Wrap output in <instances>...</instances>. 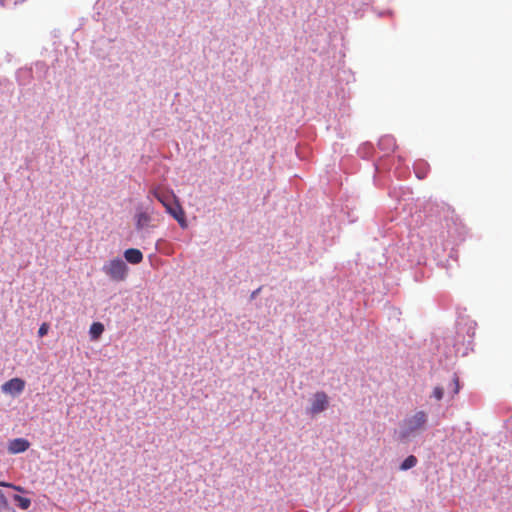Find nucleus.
Masks as SVG:
<instances>
[{"label": "nucleus", "instance_id": "f257e3e1", "mask_svg": "<svg viewBox=\"0 0 512 512\" xmlns=\"http://www.w3.org/2000/svg\"><path fill=\"white\" fill-rule=\"evenodd\" d=\"M428 414L425 411H416L413 415L406 417L401 425V437L408 438L426 429Z\"/></svg>", "mask_w": 512, "mask_h": 512}, {"label": "nucleus", "instance_id": "f03ea898", "mask_svg": "<svg viewBox=\"0 0 512 512\" xmlns=\"http://www.w3.org/2000/svg\"><path fill=\"white\" fill-rule=\"evenodd\" d=\"M102 271L104 274L114 282H123L127 279L129 268L124 260L117 257L107 261Z\"/></svg>", "mask_w": 512, "mask_h": 512}, {"label": "nucleus", "instance_id": "7ed1b4c3", "mask_svg": "<svg viewBox=\"0 0 512 512\" xmlns=\"http://www.w3.org/2000/svg\"><path fill=\"white\" fill-rule=\"evenodd\" d=\"M329 406V398L327 394L323 391H318L313 395V399L311 402V406L308 410L309 414L315 416L324 410H326Z\"/></svg>", "mask_w": 512, "mask_h": 512}, {"label": "nucleus", "instance_id": "20e7f679", "mask_svg": "<svg viewBox=\"0 0 512 512\" xmlns=\"http://www.w3.org/2000/svg\"><path fill=\"white\" fill-rule=\"evenodd\" d=\"M25 388V381L21 378H12L1 386V390L7 394H20Z\"/></svg>", "mask_w": 512, "mask_h": 512}, {"label": "nucleus", "instance_id": "39448f33", "mask_svg": "<svg viewBox=\"0 0 512 512\" xmlns=\"http://www.w3.org/2000/svg\"><path fill=\"white\" fill-rule=\"evenodd\" d=\"M166 211L179 223L182 228L187 227L185 212L176 200L166 209Z\"/></svg>", "mask_w": 512, "mask_h": 512}, {"label": "nucleus", "instance_id": "423d86ee", "mask_svg": "<svg viewBox=\"0 0 512 512\" xmlns=\"http://www.w3.org/2000/svg\"><path fill=\"white\" fill-rule=\"evenodd\" d=\"M30 446L28 440L24 438H16L9 442L8 451L12 454L25 452Z\"/></svg>", "mask_w": 512, "mask_h": 512}, {"label": "nucleus", "instance_id": "0eeeda50", "mask_svg": "<svg viewBox=\"0 0 512 512\" xmlns=\"http://www.w3.org/2000/svg\"><path fill=\"white\" fill-rule=\"evenodd\" d=\"M124 257L131 264H139L143 260V254L139 249L129 248L125 250Z\"/></svg>", "mask_w": 512, "mask_h": 512}, {"label": "nucleus", "instance_id": "6e6552de", "mask_svg": "<svg viewBox=\"0 0 512 512\" xmlns=\"http://www.w3.org/2000/svg\"><path fill=\"white\" fill-rule=\"evenodd\" d=\"M379 147L384 151H393L396 147L395 139L392 136H383L379 140Z\"/></svg>", "mask_w": 512, "mask_h": 512}, {"label": "nucleus", "instance_id": "1a4fd4ad", "mask_svg": "<svg viewBox=\"0 0 512 512\" xmlns=\"http://www.w3.org/2000/svg\"><path fill=\"white\" fill-rule=\"evenodd\" d=\"M104 332V325L100 322H94L90 326L89 334L92 340H97Z\"/></svg>", "mask_w": 512, "mask_h": 512}, {"label": "nucleus", "instance_id": "9d476101", "mask_svg": "<svg viewBox=\"0 0 512 512\" xmlns=\"http://www.w3.org/2000/svg\"><path fill=\"white\" fill-rule=\"evenodd\" d=\"M150 222V216L145 213V212H141V213H138L137 216H136V226L138 229H142L144 227H146Z\"/></svg>", "mask_w": 512, "mask_h": 512}, {"label": "nucleus", "instance_id": "9b49d317", "mask_svg": "<svg viewBox=\"0 0 512 512\" xmlns=\"http://www.w3.org/2000/svg\"><path fill=\"white\" fill-rule=\"evenodd\" d=\"M418 463L417 458L414 455L408 456L400 465V470L406 471L415 467Z\"/></svg>", "mask_w": 512, "mask_h": 512}, {"label": "nucleus", "instance_id": "f8f14e48", "mask_svg": "<svg viewBox=\"0 0 512 512\" xmlns=\"http://www.w3.org/2000/svg\"><path fill=\"white\" fill-rule=\"evenodd\" d=\"M13 500L17 502V505L23 510H27L31 505V500L29 498L22 497L17 494L13 495Z\"/></svg>", "mask_w": 512, "mask_h": 512}, {"label": "nucleus", "instance_id": "ddd939ff", "mask_svg": "<svg viewBox=\"0 0 512 512\" xmlns=\"http://www.w3.org/2000/svg\"><path fill=\"white\" fill-rule=\"evenodd\" d=\"M156 197L166 209L175 201L174 197H170L163 194H156Z\"/></svg>", "mask_w": 512, "mask_h": 512}, {"label": "nucleus", "instance_id": "4468645a", "mask_svg": "<svg viewBox=\"0 0 512 512\" xmlns=\"http://www.w3.org/2000/svg\"><path fill=\"white\" fill-rule=\"evenodd\" d=\"M9 508L10 507H9L8 500H7L6 496L4 495V493L0 490V509L8 510Z\"/></svg>", "mask_w": 512, "mask_h": 512}, {"label": "nucleus", "instance_id": "2eb2a0df", "mask_svg": "<svg viewBox=\"0 0 512 512\" xmlns=\"http://www.w3.org/2000/svg\"><path fill=\"white\" fill-rule=\"evenodd\" d=\"M0 486L2 487H8V488H11L15 491H18V492H24L25 490L23 489V487L21 486H17V485H14L12 483H8V482H2L0 481Z\"/></svg>", "mask_w": 512, "mask_h": 512}, {"label": "nucleus", "instance_id": "dca6fc26", "mask_svg": "<svg viewBox=\"0 0 512 512\" xmlns=\"http://www.w3.org/2000/svg\"><path fill=\"white\" fill-rule=\"evenodd\" d=\"M444 390L442 387H435L433 390V396L436 400L440 401L443 398Z\"/></svg>", "mask_w": 512, "mask_h": 512}, {"label": "nucleus", "instance_id": "f3484780", "mask_svg": "<svg viewBox=\"0 0 512 512\" xmlns=\"http://www.w3.org/2000/svg\"><path fill=\"white\" fill-rule=\"evenodd\" d=\"M49 331V324L48 323H42L38 330L39 337L45 336Z\"/></svg>", "mask_w": 512, "mask_h": 512}, {"label": "nucleus", "instance_id": "a211bd4d", "mask_svg": "<svg viewBox=\"0 0 512 512\" xmlns=\"http://www.w3.org/2000/svg\"><path fill=\"white\" fill-rule=\"evenodd\" d=\"M460 391V383L457 375L453 376V394L456 395Z\"/></svg>", "mask_w": 512, "mask_h": 512}, {"label": "nucleus", "instance_id": "6ab92c4d", "mask_svg": "<svg viewBox=\"0 0 512 512\" xmlns=\"http://www.w3.org/2000/svg\"><path fill=\"white\" fill-rule=\"evenodd\" d=\"M15 512V511H14Z\"/></svg>", "mask_w": 512, "mask_h": 512}]
</instances>
